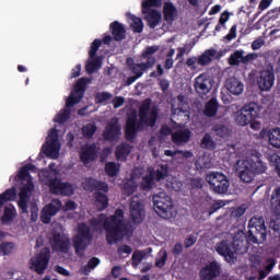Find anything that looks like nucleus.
<instances>
[{
    "label": "nucleus",
    "instance_id": "nucleus-1",
    "mask_svg": "<svg viewBox=\"0 0 280 280\" xmlns=\"http://www.w3.org/2000/svg\"><path fill=\"white\" fill-rule=\"evenodd\" d=\"M92 229H102L106 231V241L109 244L121 242L129 233H132V224L126 221V214L122 209H116L114 214L106 217L92 218L90 220Z\"/></svg>",
    "mask_w": 280,
    "mask_h": 280
},
{
    "label": "nucleus",
    "instance_id": "nucleus-2",
    "mask_svg": "<svg viewBox=\"0 0 280 280\" xmlns=\"http://www.w3.org/2000/svg\"><path fill=\"white\" fill-rule=\"evenodd\" d=\"M152 100L147 98L143 101L138 109L139 120L137 118V112H132L127 116V122L125 126V139L129 143H135L137 139V132H143L145 126L148 128H154L156 126V119H159V109L152 107Z\"/></svg>",
    "mask_w": 280,
    "mask_h": 280
},
{
    "label": "nucleus",
    "instance_id": "nucleus-3",
    "mask_svg": "<svg viewBox=\"0 0 280 280\" xmlns=\"http://www.w3.org/2000/svg\"><path fill=\"white\" fill-rule=\"evenodd\" d=\"M43 174L44 183L49 187V191L54 196H73V194H75L73 184L62 182V179L58 177L57 172L45 171Z\"/></svg>",
    "mask_w": 280,
    "mask_h": 280
},
{
    "label": "nucleus",
    "instance_id": "nucleus-4",
    "mask_svg": "<svg viewBox=\"0 0 280 280\" xmlns=\"http://www.w3.org/2000/svg\"><path fill=\"white\" fill-rule=\"evenodd\" d=\"M159 46H148L141 54L142 60H147V62L135 63L133 59H127V65L129 70L133 73V75H139L140 78L143 75L144 71L148 69H152L156 65V57L154 56L156 51H159Z\"/></svg>",
    "mask_w": 280,
    "mask_h": 280
},
{
    "label": "nucleus",
    "instance_id": "nucleus-5",
    "mask_svg": "<svg viewBox=\"0 0 280 280\" xmlns=\"http://www.w3.org/2000/svg\"><path fill=\"white\" fill-rule=\"evenodd\" d=\"M93 242V232H91V226L82 222L78 224L77 234L72 237V244L74 253L78 257H84L86 248L91 246Z\"/></svg>",
    "mask_w": 280,
    "mask_h": 280
},
{
    "label": "nucleus",
    "instance_id": "nucleus-6",
    "mask_svg": "<svg viewBox=\"0 0 280 280\" xmlns=\"http://www.w3.org/2000/svg\"><path fill=\"white\" fill-rule=\"evenodd\" d=\"M248 241L252 242V244H264V242H266V237H268L266 220L264 217H253L248 222Z\"/></svg>",
    "mask_w": 280,
    "mask_h": 280
},
{
    "label": "nucleus",
    "instance_id": "nucleus-7",
    "mask_svg": "<svg viewBox=\"0 0 280 280\" xmlns=\"http://www.w3.org/2000/svg\"><path fill=\"white\" fill-rule=\"evenodd\" d=\"M153 209L155 213L163 218L164 220H170L173 218L174 203L172 202V197L167 196V192L161 191L153 195Z\"/></svg>",
    "mask_w": 280,
    "mask_h": 280
},
{
    "label": "nucleus",
    "instance_id": "nucleus-8",
    "mask_svg": "<svg viewBox=\"0 0 280 280\" xmlns=\"http://www.w3.org/2000/svg\"><path fill=\"white\" fill-rule=\"evenodd\" d=\"M259 113H261V106L255 102H250L237 112L235 124H237V126H248V124H253V121L259 117Z\"/></svg>",
    "mask_w": 280,
    "mask_h": 280
},
{
    "label": "nucleus",
    "instance_id": "nucleus-9",
    "mask_svg": "<svg viewBox=\"0 0 280 280\" xmlns=\"http://www.w3.org/2000/svg\"><path fill=\"white\" fill-rule=\"evenodd\" d=\"M207 183L210 185L211 191L214 194H226L229 187H231V182L229 177L223 173L212 172L206 177Z\"/></svg>",
    "mask_w": 280,
    "mask_h": 280
},
{
    "label": "nucleus",
    "instance_id": "nucleus-10",
    "mask_svg": "<svg viewBox=\"0 0 280 280\" xmlns=\"http://www.w3.org/2000/svg\"><path fill=\"white\" fill-rule=\"evenodd\" d=\"M49 259H51V252L49 247H44L36 258H31V270L36 272V275H45V270L49 267Z\"/></svg>",
    "mask_w": 280,
    "mask_h": 280
},
{
    "label": "nucleus",
    "instance_id": "nucleus-11",
    "mask_svg": "<svg viewBox=\"0 0 280 280\" xmlns=\"http://www.w3.org/2000/svg\"><path fill=\"white\" fill-rule=\"evenodd\" d=\"M50 246L56 253L67 255L71 248V238L60 232H52L49 238Z\"/></svg>",
    "mask_w": 280,
    "mask_h": 280
},
{
    "label": "nucleus",
    "instance_id": "nucleus-12",
    "mask_svg": "<svg viewBox=\"0 0 280 280\" xmlns=\"http://www.w3.org/2000/svg\"><path fill=\"white\" fill-rule=\"evenodd\" d=\"M222 273V266L218 260H212L202 267L199 271V279L201 280H215Z\"/></svg>",
    "mask_w": 280,
    "mask_h": 280
},
{
    "label": "nucleus",
    "instance_id": "nucleus-13",
    "mask_svg": "<svg viewBox=\"0 0 280 280\" xmlns=\"http://www.w3.org/2000/svg\"><path fill=\"white\" fill-rule=\"evenodd\" d=\"M33 191H34V183H32V180H28L27 184L20 189V199L18 201V207L21 213H30L28 205H30V198H32Z\"/></svg>",
    "mask_w": 280,
    "mask_h": 280
},
{
    "label": "nucleus",
    "instance_id": "nucleus-14",
    "mask_svg": "<svg viewBox=\"0 0 280 280\" xmlns=\"http://www.w3.org/2000/svg\"><path fill=\"white\" fill-rule=\"evenodd\" d=\"M130 218L135 224H141L145 218V208L139 198L132 197L129 203Z\"/></svg>",
    "mask_w": 280,
    "mask_h": 280
},
{
    "label": "nucleus",
    "instance_id": "nucleus-15",
    "mask_svg": "<svg viewBox=\"0 0 280 280\" xmlns=\"http://www.w3.org/2000/svg\"><path fill=\"white\" fill-rule=\"evenodd\" d=\"M60 209H62V201H60V199H51V201L42 210V222L44 224H49L51 222V218H54V215H56Z\"/></svg>",
    "mask_w": 280,
    "mask_h": 280
},
{
    "label": "nucleus",
    "instance_id": "nucleus-16",
    "mask_svg": "<svg viewBox=\"0 0 280 280\" xmlns=\"http://www.w3.org/2000/svg\"><path fill=\"white\" fill-rule=\"evenodd\" d=\"M194 89L198 95H207V93L213 89L211 77H209L207 73L199 74L195 79Z\"/></svg>",
    "mask_w": 280,
    "mask_h": 280
},
{
    "label": "nucleus",
    "instance_id": "nucleus-17",
    "mask_svg": "<svg viewBox=\"0 0 280 280\" xmlns=\"http://www.w3.org/2000/svg\"><path fill=\"white\" fill-rule=\"evenodd\" d=\"M257 84L260 91H270L275 86V71L270 69L260 71L257 78Z\"/></svg>",
    "mask_w": 280,
    "mask_h": 280
},
{
    "label": "nucleus",
    "instance_id": "nucleus-18",
    "mask_svg": "<svg viewBox=\"0 0 280 280\" xmlns=\"http://www.w3.org/2000/svg\"><path fill=\"white\" fill-rule=\"evenodd\" d=\"M80 161L84 165H89V163H93V161L97 160V144H85L81 147V151L79 153Z\"/></svg>",
    "mask_w": 280,
    "mask_h": 280
},
{
    "label": "nucleus",
    "instance_id": "nucleus-19",
    "mask_svg": "<svg viewBox=\"0 0 280 280\" xmlns=\"http://www.w3.org/2000/svg\"><path fill=\"white\" fill-rule=\"evenodd\" d=\"M82 187L85 191H104L108 194V184L106 182L97 180L93 177H86L82 183Z\"/></svg>",
    "mask_w": 280,
    "mask_h": 280
},
{
    "label": "nucleus",
    "instance_id": "nucleus-20",
    "mask_svg": "<svg viewBox=\"0 0 280 280\" xmlns=\"http://www.w3.org/2000/svg\"><path fill=\"white\" fill-rule=\"evenodd\" d=\"M215 250L218 255L224 257L225 261L231 262L235 259V252L233 250V245L229 241H221L215 245Z\"/></svg>",
    "mask_w": 280,
    "mask_h": 280
},
{
    "label": "nucleus",
    "instance_id": "nucleus-21",
    "mask_svg": "<svg viewBox=\"0 0 280 280\" xmlns=\"http://www.w3.org/2000/svg\"><path fill=\"white\" fill-rule=\"evenodd\" d=\"M118 135H121V127L119 126V120L115 119L105 127L103 138L105 141H115Z\"/></svg>",
    "mask_w": 280,
    "mask_h": 280
},
{
    "label": "nucleus",
    "instance_id": "nucleus-22",
    "mask_svg": "<svg viewBox=\"0 0 280 280\" xmlns=\"http://www.w3.org/2000/svg\"><path fill=\"white\" fill-rule=\"evenodd\" d=\"M238 178L243 183H250L252 180H255V173L253 172V168H250V162L242 161L240 167H238Z\"/></svg>",
    "mask_w": 280,
    "mask_h": 280
},
{
    "label": "nucleus",
    "instance_id": "nucleus-23",
    "mask_svg": "<svg viewBox=\"0 0 280 280\" xmlns=\"http://www.w3.org/2000/svg\"><path fill=\"white\" fill-rule=\"evenodd\" d=\"M225 89L232 95H242L244 93V83L235 77H230L225 81Z\"/></svg>",
    "mask_w": 280,
    "mask_h": 280
},
{
    "label": "nucleus",
    "instance_id": "nucleus-24",
    "mask_svg": "<svg viewBox=\"0 0 280 280\" xmlns=\"http://www.w3.org/2000/svg\"><path fill=\"white\" fill-rule=\"evenodd\" d=\"M248 234L246 238V234L242 233L241 236L237 238V236H234L232 248L235 250V253H238L241 255H244V253H248Z\"/></svg>",
    "mask_w": 280,
    "mask_h": 280
},
{
    "label": "nucleus",
    "instance_id": "nucleus-25",
    "mask_svg": "<svg viewBox=\"0 0 280 280\" xmlns=\"http://www.w3.org/2000/svg\"><path fill=\"white\" fill-rule=\"evenodd\" d=\"M163 16L164 21L172 25L178 18V9L174 7V3L172 2H165L163 7Z\"/></svg>",
    "mask_w": 280,
    "mask_h": 280
},
{
    "label": "nucleus",
    "instance_id": "nucleus-26",
    "mask_svg": "<svg viewBox=\"0 0 280 280\" xmlns=\"http://www.w3.org/2000/svg\"><path fill=\"white\" fill-rule=\"evenodd\" d=\"M109 30L114 40L119 43L126 38V27H124V24L118 21L110 23Z\"/></svg>",
    "mask_w": 280,
    "mask_h": 280
},
{
    "label": "nucleus",
    "instance_id": "nucleus-27",
    "mask_svg": "<svg viewBox=\"0 0 280 280\" xmlns=\"http://www.w3.org/2000/svg\"><path fill=\"white\" fill-rule=\"evenodd\" d=\"M191 139V131L189 129L177 130L172 133V141L175 145H184V143H189Z\"/></svg>",
    "mask_w": 280,
    "mask_h": 280
},
{
    "label": "nucleus",
    "instance_id": "nucleus-28",
    "mask_svg": "<svg viewBox=\"0 0 280 280\" xmlns=\"http://www.w3.org/2000/svg\"><path fill=\"white\" fill-rule=\"evenodd\" d=\"M43 151L46 156H51V159H58V154H60L59 141L47 140L46 144L43 145Z\"/></svg>",
    "mask_w": 280,
    "mask_h": 280
},
{
    "label": "nucleus",
    "instance_id": "nucleus-29",
    "mask_svg": "<svg viewBox=\"0 0 280 280\" xmlns=\"http://www.w3.org/2000/svg\"><path fill=\"white\" fill-rule=\"evenodd\" d=\"M142 14L145 15L144 19L148 22V25H149V27H151V30H154V27H156V25H159V23H161V19H163V16L161 15V12H159L156 10H149Z\"/></svg>",
    "mask_w": 280,
    "mask_h": 280
},
{
    "label": "nucleus",
    "instance_id": "nucleus-30",
    "mask_svg": "<svg viewBox=\"0 0 280 280\" xmlns=\"http://www.w3.org/2000/svg\"><path fill=\"white\" fill-rule=\"evenodd\" d=\"M130 152H132V147L126 142L120 143L116 147V159L118 161H127L128 156H130Z\"/></svg>",
    "mask_w": 280,
    "mask_h": 280
},
{
    "label": "nucleus",
    "instance_id": "nucleus-31",
    "mask_svg": "<svg viewBox=\"0 0 280 280\" xmlns=\"http://www.w3.org/2000/svg\"><path fill=\"white\" fill-rule=\"evenodd\" d=\"M220 108V103L217 98H210L205 106L203 115L205 117H215Z\"/></svg>",
    "mask_w": 280,
    "mask_h": 280
},
{
    "label": "nucleus",
    "instance_id": "nucleus-32",
    "mask_svg": "<svg viewBox=\"0 0 280 280\" xmlns=\"http://www.w3.org/2000/svg\"><path fill=\"white\" fill-rule=\"evenodd\" d=\"M14 218H16V208L14 205L10 203L3 209L1 222L2 224H10V222H14Z\"/></svg>",
    "mask_w": 280,
    "mask_h": 280
},
{
    "label": "nucleus",
    "instance_id": "nucleus-33",
    "mask_svg": "<svg viewBox=\"0 0 280 280\" xmlns=\"http://www.w3.org/2000/svg\"><path fill=\"white\" fill-rule=\"evenodd\" d=\"M245 162L249 163L252 172L254 173V176H257L259 174H266V170H268V166H266V163H264L261 160L257 159L255 160H244Z\"/></svg>",
    "mask_w": 280,
    "mask_h": 280
},
{
    "label": "nucleus",
    "instance_id": "nucleus-34",
    "mask_svg": "<svg viewBox=\"0 0 280 280\" xmlns=\"http://www.w3.org/2000/svg\"><path fill=\"white\" fill-rule=\"evenodd\" d=\"M126 16L130 21V27L133 34H141V32H143V20H141V18L132 15V13H127Z\"/></svg>",
    "mask_w": 280,
    "mask_h": 280
},
{
    "label": "nucleus",
    "instance_id": "nucleus-35",
    "mask_svg": "<svg viewBox=\"0 0 280 280\" xmlns=\"http://www.w3.org/2000/svg\"><path fill=\"white\" fill-rule=\"evenodd\" d=\"M218 54V50L211 48L207 49L202 55H200L197 59V63L200 67H207V65L211 63L212 58Z\"/></svg>",
    "mask_w": 280,
    "mask_h": 280
},
{
    "label": "nucleus",
    "instance_id": "nucleus-36",
    "mask_svg": "<svg viewBox=\"0 0 280 280\" xmlns=\"http://www.w3.org/2000/svg\"><path fill=\"white\" fill-rule=\"evenodd\" d=\"M95 198V207H97L98 211H104V209L108 208V196L102 191H97L94 194Z\"/></svg>",
    "mask_w": 280,
    "mask_h": 280
},
{
    "label": "nucleus",
    "instance_id": "nucleus-37",
    "mask_svg": "<svg viewBox=\"0 0 280 280\" xmlns=\"http://www.w3.org/2000/svg\"><path fill=\"white\" fill-rule=\"evenodd\" d=\"M271 209L275 215L280 217V186L275 188L271 195Z\"/></svg>",
    "mask_w": 280,
    "mask_h": 280
},
{
    "label": "nucleus",
    "instance_id": "nucleus-38",
    "mask_svg": "<svg viewBox=\"0 0 280 280\" xmlns=\"http://www.w3.org/2000/svg\"><path fill=\"white\" fill-rule=\"evenodd\" d=\"M16 198V188L12 187L0 194V207L7 205V202H14Z\"/></svg>",
    "mask_w": 280,
    "mask_h": 280
},
{
    "label": "nucleus",
    "instance_id": "nucleus-39",
    "mask_svg": "<svg viewBox=\"0 0 280 280\" xmlns=\"http://www.w3.org/2000/svg\"><path fill=\"white\" fill-rule=\"evenodd\" d=\"M268 139L272 148L280 149V128L275 127L268 131Z\"/></svg>",
    "mask_w": 280,
    "mask_h": 280
},
{
    "label": "nucleus",
    "instance_id": "nucleus-40",
    "mask_svg": "<svg viewBox=\"0 0 280 280\" xmlns=\"http://www.w3.org/2000/svg\"><path fill=\"white\" fill-rule=\"evenodd\" d=\"M172 108H175V110H179V113H187V109L189 108V103L185 101V96L183 94H179L174 101V104H172Z\"/></svg>",
    "mask_w": 280,
    "mask_h": 280
},
{
    "label": "nucleus",
    "instance_id": "nucleus-41",
    "mask_svg": "<svg viewBox=\"0 0 280 280\" xmlns=\"http://www.w3.org/2000/svg\"><path fill=\"white\" fill-rule=\"evenodd\" d=\"M86 84H89L88 78H81L77 81L74 85V94L79 95V97H84V93H86Z\"/></svg>",
    "mask_w": 280,
    "mask_h": 280
},
{
    "label": "nucleus",
    "instance_id": "nucleus-42",
    "mask_svg": "<svg viewBox=\"0 0 280 280\" xmlns=\"http://www.w3.org/2000/svg\"><path fill=\"white\" fill-rule=\"evenodd\" d=\"M140 185L143 191H150L154 187V172L147 174Z\"/></svg>",
    "mask_w": 280,
    "mask_h": 280
},
{
    "label": "nucleus",
    "instance_id": "nucleus-43",
    "mask_svg": "<svg viewBox=\"0 0 280 280\" xmlns=\"http://www.w3.org/2000/svg\"><path fill=\"white\" fill-rule=\"evenodd\" d=\"M85 69L88 73H94V71L102 69V56L91 58V61L86 65Z\"/></svg>",
    "mask_w": 280,
    "mask_h": 280
},
{
    "label": "nucleus",
    "instance_id": "nucleus-44",
    "mask_svg": "<svg viewBox=\"0 0 280 280\" xmlns=\"http://www.w3.org/2000/svg\"><path fill=\"white\" fill-rule=\"evenodd\" d=\"M36 166L34 164H26L22 166L18 173V178L20 180H27L30 178V172H34Z\"/></svg>",
    "mask_w": 280,
    "mask_h": 280
},
{
    "label": "nucleus",
    "instance_id": "nucleus-45",
    "mask_svg": "<svg viewBox=\"0 0 280 280\" xmlns=\"http://www.w3.org/2000/svg\"><path fill=\"white\" fill-rule=\"evenodd\" d=\"M200 145L203 150H215V148H218V144L215 143L213 138H211L210 133H206L203 136V138L201 139Z\"/></svg>",
    "mask_w": 280,
    "mask_h": 280
},
{
    "label": "nucleus",
    "instance_id": "nucleus-46",
    "mask_svg": "<svg viewBox=\"0 0 280 280\" xmlns=\"http://www.w3.org/2000/svg\"><path fill=\"white\" fill-rule=\"evenodd\" d=\"M148 256L145 252L143 250H135L132 256H131V266L132 268H139V264L144 260V258Z\"/></svg>",
    "mask_w": 280,
    "mask_h": 280
},
{
    "label": "nucleus",
    "instance_id": "nucleus-47",
    "mask_svg": "<svg viewBox=\"0 0 280 280\" xmlns=\"http://www.w3.org/2000/svg\"><path fill=\"white\" fill-rule=\"evenodd\" d=\"M95 132H97V126L95 124H86L82 127V136L84 139H93Z\"/></svg>",
    "mask_w": 280,
    "mask_h": 280
},
{
    "label": "nucleus",
    "instance_id": "nucleus-48",
    "mask_svg": "<svg viewBox=\"0 0 280 280\" xmlns=\"http://www.w3.org/2000/svg\"><path fill=\"white\" fill-rule=\"evenodd\" d=\"M69 119H71V109L65 107L58 113L55 121H57V124H67Z\"/></svg>",
    "mask_w": 280,
    "mask_h": 280
},
{
    "label": "nucleus",
    "instance_id": "nucleus-49",
    "mask_svg": "<svg viewBox=\"0 0 280 280\" xmlns=\"http://www.w3.org/2000/svg\"><path fill=\"white\" fill-rule=\"evenodd\" d=\"M163 5V0H144L142 1V13L145 11L154 10L152 8H161Z\"/></svg>",
    "mask_w": 280,
    "mask_h": 280
},
{
    "label": "nucleus",
    "instance_id": "nucleus-50",
    "mask_svg": "<svg viewBox=\"0 0 280 280\" xmlns=\"http://www.w3.org/2000/svg\"><path fill=\"white\" fill-rule=\"evenodd\" d=\"M105 173L109 176V178H115V176L119 174V164L115 162H107L105 164Z\"/></svg>",
    "mask_w": 280,
    "mask_h": 280
},
{
    "label": "nucleus",
    "instance_id": "nucleus-51",
    "mask_svg": "<svg viewBox=\"0 0 280 280\" xmlns=\"http://www.w3.org/2000/svg\"><path fill=\"white\" fill-rule=\"evenodd\" d=\"M137 191V183L135 180H128L122 186V194L125 196H132Z\"/></svg>",
    "mask_w": 280,
    "mask_h": 280
},
{
    "label": "nucleus",
    "instance_id": "nucleus-52",
    "mask_svg": "<svg viewBox=\"0 0 280 280\" xmlns=\"http://www.w3.org/2000/svg\"><path fill=\"white\" fill-rule=\"evenodd\" d=\"M96 104H106V102H110L113 100V95L110 92H98L94 96Z\"/></svg>",
    "mask_w": 280,
    "mask_h": 280
},
{
    "label": "nucleus",
    "instance_id": "nucleus-53",
    "mask_svg": "<svg viewBox=\"0 0 280 280\" xmlns=\"http://www.w3.org/2000/svg\"><path fill=\"white\" fill-rule=\"evenodd\" d=\"M168 167L167 165H161L155 172H153L155 180H164L167 176Z\"/></svg>",
    "mask_w": 280,
    "mask_h": 280
},
{
    "label": "nucleus",
    "instance_id": "nucleus-54",
    "mask_svg": "<svg viewBox=\"0 0 280 280\" xmlns=\"http://www.w3.org/2000/svg\"><path fill=\"white\" fill-rule=\"evenodd\" d=\"M82 102V96H79L74 92L67 98L66 101V108L71 109L72 106H75V104H80Z\"/></svg>",
    "mask_w": 280,
    "mask_h": 280
},
{
    "label": "nucleus",
    "instance_id": "nucleus-55",
    "mask_svg": "<svg viewBox=\"0 0 280 280\" xmlns=\"http://www.w3.org/2000/svg\"><path fill=\"white\" fill-rule=\"evenodd\" d=\"M102 47V39H94L93 43L91 44L90 50H89V57L90 58H95L97 56V51Z\"/></svg>",
    "mask_w": 280,
    "mask_h": 280
},
{
    "label": "nucleus",
    "instance_id": "nucleus-56",
    "mask_svg": "<svg viewBox=\"0 0 280 280\" xmlns=\"http://www.w3.org/2000/svg\"><path fill=\"white\" fill-rule=\"evenodd\" d=\"M242 54H244V50H236L230 56L229 62L232 67H236L240 65V62H242Z\"/></svg>",
    "mask_w": 280,
    "mask_h": 280
},
{
    "label": "nucleus",
    "instance_id": "nucleus-57",
    "mask_svg": "<svg viewBox=\"0 0 280 280\" xmlns=\"http://www.w3.org/2000/svg\"><path fill=\"white\" fill-rule=\"evenodd\" d=\"M226 203L224 202V200H218L214 203H212L208 210L209 215H213V213H215L217 211H220V209H222L223 207H225Z\"/></svg>",
    "mask_w": 280,
    "mask_h": 280
},
{
    "label": "nucleus",
    "instance_id": "nucleus-58",
    "mask_svg": "<svg viewBox=\"0 0 280 280\" xmlns=\"http://www.w3.org/2000/svg\"><path fill=\"white\" fill-rule=\"evenodd\" d=\"M279 14H280V11H279V8H275V9H271L269 10L264 16H262V20L265 21H270V20H275V19H279Z\"/></svg>",
    "mask_w": 280,
    "mask_h": 280
},
{
    "label": "nucleus",
    "instance_id": "nucleus-59",
    "mask_svg": "<svg viewBox=\"0 0 280 280\" xmlns=\"http://www.w3.org/2000/svg\"><path fill=\"white\" fill-rule=\"evenodd\" d=\"M0 250L3 255H10L14 250V243H2L0 245Z\"/></svg>",
    "mask_w": 280,
    "mask_h": 280
},
{
    "label": "nucleus",
    "instance_id": "nucleus-60",
    "mask_svg": "<svg viewBox=\"0 0 280 280\" xmlns=\"http://www.w3.org/2000/svg\"><path fill=\"white\" fill-rule=\"evenodd\" d=\"M257 58H258V55L256 52L247 54L246 56L242 54L241 62L242 65H248V62L253 60H257Z\"/></svg>",
    "mask_w": 280,
    "mask_h": 280
},
{
    "label": "nucleus",
    "instance_id": "nucleus-61",
    "mask_svg": "<svg viewBox=\"0 0 280 280\" xmlns=\"http://www.w3.org/2000/svg\"><path fill=\"white\" fill-rule=\"evenodd\" d=\"M196 242H198V236L191 234L187 238H185L184 247L185 248H191V246H194V244H196Z\"/></svg>",
    "mask_w": 280,
    "mask_h": 280
},
{
    "label": "nucleus",
    "instance_id": "nucleus-62",
    "mask_svg": "<svg viewBox=\"0 0 280 280\" xmlns=\"http://www.w3.org/2000/svg\"><path fill=\"white\" fill-rule=\"evenodd\" d=\"M236 36H237V26H236V25H233V26L230 28L229 34L225 35L223 38H224V40L231 42V40H233V38H236Z\"/></svg>",
    "mask_w": 280,
    "mask_h": 280
},
{
    "label": "nucleus",
    "instance_id": "nucleus-63",
    "mask_svg": "<svg viewBox=\"0 0 280 280\" xmlns=\"http://www.w3.org/2000/svg\"><path fill=\"white\" fill-rule=\"evenodd\" d=\"M270 163L271 167L275 168V172H277L280 168V156L279 154H275L270 156Z\"/></svg>",
    "mask_w": 280,
    "mask_h": 280
},
{
    "label": "nucleus",
    "instance_id": "nucleus-64",
    "mask_svg": "<svg viewBox=\"0 0 280 280\" xmlns=\"http://www.w3.org/2000/svg\"><path fill=\"white\" fill-rule=\"evenodd\" d=\"M125 103H126V98H124V96H116L112 101L114 108H121V105Z\"/></svg>",
    "mask_w": 280,
    "mask_h": 280
}]
</instances>
